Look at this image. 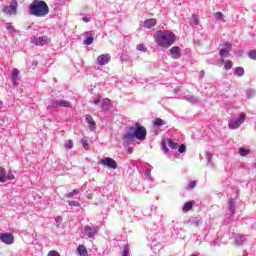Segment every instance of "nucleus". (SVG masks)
<instances>
[{"label": "nucleus", "mask_w": 256, "mask_h": 256, "mask_svg": "<svg viewBox=\"0 0 256 256\" xmlns=\"http://www.w3.org/2000/svg\"><path fill=\"white\" fill-rule=\"evenodd\" d=\"M17 7H19L17 0H11L9 6H4L3 13L9 16L17 15Z\"/></svg>", "instance_id": "4"}, {"label": "nucleus", "mask_w": 256, "mask_h": 256, "mask_svg": "<svg viewBox=\"0 0 256 256\" xmlns=\"http://www.w3.org/2000/svg\"><path fill=\"white\" fill-rule=\"evenodd\" d=\"M162 149H163V151H165V153H167L169 151V148H167V142L162 141Z\"/></svg>", "instance_id": "38"}, {"label": "nucleus", "mask_w": 256, "mask_h": 256, "mask_svg": "<svg viewBox=\"0 0 256 256\" xmlns=\"http://www.w3.org/2000/svg\"><path fill=\"white\" fill-rule=\"evenodd\" d=\"M235 75H237L238 77H243V75H245V69H243V67H237L234 71Z\"/></svg>", "instance_id": "20"}, {"label": "nucleus", "mask_w": 256, "mask_h": 256, "mask_svg": "<svg viewBox=\"0 0 256 256\" xmlns=\"http://www.w3.org/2000/svg\"><path fill=\"white\" fill-rule=\"evenodd\" d=\"M7 181V170L0 166V183H5Z\"/></svg>", "instance_id": "15"}, {"label": "nucleus", "mask_w": 256, "mask_h": 256, "mask_svg": "<svg viewBox=\"0 0 256 256\" xmlns=\"http://www.w3.org/2000/svg\"><path fill=\"white\" fill-rule=\"evenodd\" d=\"M186 149H187V146H185V144H182L180 145L178 151L179 153H185Z\"/></svg>", "instance_id": "35"}, {"label": "nucleus", "mask_w": 256, "mask_h": 256, "mask_svg": "<svg viewBox=\"0 0 256 256\" xmlns=\"http://www.w3.org/2000/svg\"><path fill=\"white\" fill-rule=\"evenodd\" d=\"M250 151L245 149V148H240L239 149V155L241 157H247V155H249Z\"/></svg>", "instance_id": "24"}, {"label": "nucleus", "mask_w": 256, "mask_h": 256, "mask_svg": "<svg viewBox=\"0 0 256 256\" xmlns=\"http://www.w3.org/2000/svg\"><path fill=\"white\" fill-rule=\"evenodd\" d=\"M193 205H195V201L186 202L182 207V211H184V213H187V211H191V209H193Z\"/></svg>", "instance_id": "17"}, {"label": "nucleus", "mask_w": 256, "mask_h": 256, "mask_svg": "<svg viewBox=\"0 0 256 256\" xmlns=\"http://www.w3.org/2000/svg\"><path fill=\"white\" fill-rule=\"evenodd\" d=\"M122 255H123V256H130V255H129V246H125V247H124V250H123V252H122Z\"/></svg>", "instance_id": "36"}, {"label": "nucleus", "mask_w": 256, "mask_h": 256, "mask_svg": "<svg viewBox=\"0 0 256 256\" xmlns=\"http://www.w3.org/2000/svg\"><path fill=\"white\" fill-rule=\"evenodd\" d=\"M167 144L170 147V149H177V143H175L172 139H168Z\"/></svg>", "instance_id": "27"}, {"label": "nucleus", "mask_w": 256, "mask_h": 256, "mask_svg": "<svg viewBox=\"0 0 256 256\" xmlns=\"http://www.w3.org/2000/svg\"><path fill=\"white\" fill-rule=\"evenodd\" d=\"M94 103H95V104L101 103V98H98Z\"/></svg>", "instance_id": "42"}, {"label": "nucleus", "mask_w": 256, "mask_h": 256, "mask_svg": "<svg viewBox=\"0 0 256 256\" xmlns=\"http://www.w3.org/2000/svg\"><path fill=\"white\" fill-rule=\"evenodd\" d=\"M215 17L216 19H223V12H216Z\"/></svg>", "instance_id": "40"}, {"label": "nucleus", "mask_w": 256, "mask_h": 256, "mask_svg": "<svg viewBox=\"0 0 256 256\" xmlns=\"http://www.w3.org/2000/svg\"><path fill=\"white\" fill-rule=\"evenodd\" d=\"M48 256H61V254H59V252L55 251V250H51L48 253Z\"/></svg>", "instance_id": "37"}, {"label": "nucleus", "mask_w": 256, "mask_h": 256, "mask_svg": "<svg viewBox=\"0 0 256 256\" xmlns=\"http://www.w3.org/2000/svg\"><path fill=\"white\" fill-rule=\"evenodd\" d=\"M245 119H247V114L241 113L236 121L230 122L228 124L229 129H232V130L239 129L241 125L245 123Z\"/></svg>", "instance_id": "5"}, {"label": "nucleus", "mask_w": 256, "mask_h": 256, "mask_svg": "<svg viewBox=\"0 0 256 256\" xmlns=\"http://www.w3.org/2000/svg\"><path fill=\"white\" fill-rule=\"evenodd\" d=\"M111 109V100L109 98H105L102 101V111H109Z\"/></svg>", "instance_id": "14"}, {"label": "nucleus", "mask_w": 256, "mask_h": 256, "mask_svg": "<svg viewBox=\"0 0 256 256\" xmlns=\"http://www.w3.org/2000/svg\"><path fill=\"white\" fill-rule=\"evenodd\" d=\"M195 187H197V182L196 181H192L189 183V188L190 189H195Z\"/></svg>", "instance_id": "39"}, {"label": "nucleus", "mask_w": 256, "mask_h": 256, "mask_svg": "<svg viewBox=\"0 0 256 256\" xmlns=\"http://www.w3.org/2000/svg\"><path fill=\"white\" fill-rule=\"evenodd\" d=\"M99 231V226L91 227V226H85L84 227V233L87 235L89 239L93 238L94 235H97V232Z\"/></svg>", "instance_id": "8"}, {"label": "nucleus", "mask_w": 256, "mask_h": 256, "mask_svg": "<svg viewBox=\"0 0 256 256\" xmlns=\"http://www.w3.org/2000/svg\"><path fill=\"white\" fill-rule=\"evenodd\" d=\"M49 13V6L45 1L34 2L30 5V14L35 17H45Z\"/></svg>", "instance_id": "3"}, {"label": "nucleus", "mask_w": 256, "mask_h": 256, "mask_svg": "<svg viewBox=\"0 0 256 256\" xmlns=\"http://www.w3.org/2000/svg\"><path fill=\"white\" fill-rule=\"evenodd\" d=\"M190 23H191L192 25H199V16L193 15L192 18H191V20H190Z\"/></svg>", "instance_id": "25"}, {"label": "nucleus", "mask_w": 256, "mask_h": 256, "mask_svg": "<svg viewBox=\"0 0 256 256\" xmlns=\"http://www.w3.org/2000/svg\"><path fill=\"white\" fill-rule=\"evenodd\" d=\"M111 61L110 54H101L97 57L98 65H107Z\"/></svg>", "instance_id": "10"}, {"label": "nucleus", "mask_w": 256, "mask_h": 256, "mask_svg": "<svg viewBox=\"0 0 256 256\" xmlns=\"http://www.w3.org/2000/svg\"><path fill=\"white\" fill-rule=\"evenodd\" d=\"M248 56H249L250 59L256 60V49H255V50H251V51L248 53Z\"/></svg>", "instance_id": "31"}, {"label": "nucleus", "mask_w": 256, "mask_h": 256, "mask_svg": "<svg viewBox=\"0 0 256 256\" xmlns=\"http://www.w3.org/2000/svg\"><path fill=\"white\" fill-rule=\"evenodd\" d=\"M224 69L226 71H229V69H233V61L227 60L224 65Z\"/></svg>", "instance_id": "23"}, {"label": "nucleus", "mask_w": 256, "mask_h": 256, "mask_svg": "<svg viewBox=\"0 0 256 256\" xmlns=\"http://www.w3.org/2000/svg\"><path fill=\"white\" fill-rule=\"evenodd\" d=\"M157 25V20L155 18H150L144 21V27L146 29H151L152 27H155Z\"/></svg>", "instance_id": "12"}, {"label": "nucleus", "mask_w": 256, "mask_h": 256, "mask_svg": "<svg viewBox=\"0 0 256 256\" xmlns=\"http://www.w3.org/2000/svg\"><path fill=\"white\" fill-rule=\"evenodd\" d=\"M220 63H225V59L221 58Z\"/></svg>", "instance_id": "43"}, {"label": "nucleus", "mask_w": 256, "mask_h": 256, "mask_svg": "<svg viewBox=\"0 0 256 256\" xmlns=\"http://www.w3.org/2000/svg\"><path fill=\"white\" fill-rule=\"evenodd\" d=\"M18 80H19V69L14 68L12 70V81L13 83H17Z\"/></svg>", "instance_id": "19"}, {"label": "nucleus", "mask_w": 256, "mask_h": 256, "mask_svg": "<svg viewBox=\"0 0 256 256\" xmlns=\"http://www.w3.org/2000/svg\"><path fill=\"white\" fill-rule=\"evenodd\" d=\"M82 20L84 21V23H89L91 21V18L83 17Z\"/></svg>", "instance_id": "41"}, {"label": "nucleus", "mask_w": 256, "mask_h": 256, "mask_svg": "<svg viewBox=\"0 0 256 256\" xmlns=\"http://www.w3.org/2000/svg\"><path fill=\"white\" fill-rule=\"evenodd\" d=\"M65 149H73V140H67L64 144Z\"/></svg>", "instance_id": "28"}, {"label": "nucleus", "mask_w": 256, "mask_h": 256, "mask_svg": "<svg viewBox=\"0 0 256 256\" xmlns=\"http://www.w3.org/2000/svg\"><path fill=\"white\" fill-rule=\"evenodd\" d=\"M54 107H71V103H69V101L67 100H61L57 101Z\"/></svg>", "instance_id": "18"}, {"label": "nucleus", "mask_w": 256, "mask_h": 256, "mask_svg": "<svg viewBox=\"0 0 256 256\" xmlns=\"http://www.w3.org/2000/svg\"><path fill=\"white\" fill-rule=\"evenodd\" d=\"M68 205H69L70 207H81V204H80L79 202H77V201H71V200L68 201Z\"/></svg>", "instance_id": "29"}, {"label": "nucleus", "mask_w": 256, "mask_h": 256, "mask_svg": "<svg viewBox=\"0 0 256 256\" xmlns=\"http://www.w3.org/2000/svg\"><path fill=\"white\" fill-rule=\"evenodd\" d=\"M80 193L79 189H74L72 192L65 195L67 199H73V197L77 196Z\"/></svg>", "instance_id": "22"}, {"label": "nucleus", "mask_w": 256, "mask_h": 256, "mask_svg": "<svg viewBox=\"0 0 256 256\" xmlns=\"http://www.w3.org/2000/svg\"><path fill=\"white\" fill-rule=\"evenodd\" d=\"M223 45L225 48L220 50V57H227L231 51V43L226 42Z\"/></svg>", "instance_id": "11"}, {"label": "nucleus", "mask_w": 256, "mask_h": 256, "mask_svg": "<svg viewBox=\"0 0 256 256\" xmlns=\"http://www.w3.org/2000/svg\"><path fill=\"white\" fill-rule=\"evenodd\" d=\"M34 43L37 47H43V45H49V43H51V38L47 36H41L38 39H35Z\"/></svg>", "instance_id": "9"}, {"label": "nucleus", "mask_w": 256, "mask_h": 256, "mask_svg": "<svg viewBox=\"0 0 256 256\" xmlns=\"http://www.w3.org/2000/svg\"><path fill=\"white\" fill-rule=\"evenodd\" d=\"M154 127H161L162 125H165V120L161 118H156L153 123Z\"/></svg>", "instance_id": "21"}, {"label": "nucleus", "mask_w": 256, "mask_h": 256, "mask_svg": "<svg viewBox=\"0 0 256 256\" xmlns=\"http://www.w3.org/2000/svg\"><path fill=\"white\" fill-rule=\"evenodd\" d=\"M101 164L104 165V167H108L109 169H117V161L109 157L102 159Z\"/></svg>", "instance_id": "7"}, {"label": "nucleus", "mask_w": 256, "mask_h": 256, "mask_svg": "<svg viewBox=\"0 0 256 256\" xmlns=\"http://www.w3.org/2000/svg\"><path fill=\"white\" fill-rule=\"evenodd\" d=\"M155 41L158 47H161L162 49H169V47L175 43V34L167 30L157 31Z\"/></svg>", "instance_id": "2"}, {"label": "nucleus", "mask_w": 256, "mask_h": 256, "mask_svg": "<svg viewBox=\"0 0 256 256\" xmlns=\"http://www.w3.org/2000/svg\"><path fill=\"white\" fill-rule=\"evenodd\" d=\"M15 179V175L11 171L6 174V181Z\"/></svg>", "instance_id": "33"}, {"label": "nucleus", "mask_w": 256, "mask_h": 256, "mask_svg": "<svg viewBox=\"0 0 256 256\" xmlns=\"http://www.w3.org/2000/svg\"><path fill=\"white\" fill-rule=\"evenodd\" d=\"M136 49L137 51H142V53H147V47H145V44H138Z\"/></svg>", "instance_id": "26"}, {"label": "nucleus", "mask_w": 256, "mask_h": 256, "mask_svg": "<svg viewBox=\"0 0 256 256\" xmlns=\"http://www.w3.org/2000/svg\"><path fill=\"white\" fill-rule=\"evenodd\" d=\"M85 119H86L90 129H95L96 124H95V120H93V117L91 115L87 114L85 116Z\"/></svg>", "instance_id": "16"}, {"label": "nucleus", "mask_w": 256, "mask_h": 256, "mask_svg": "<svg viewBox=\"0 0 256 256\" xmlns=\"http://www.w3.org/2000/svg\"><path fill=\"white\" fill-rule=\"evenodd\" d=\"M82 143V147H84V149H86V151H88L89 149V143L87 142V140H81Z\"/></svg>", "instance_id": "34"}, {"label": "nucleus", "mask_w": 256, "mask_h": 256, "mask_svg": "<svg viewBox=\"0 0 256 256\" xmlns=\"http://www.w3.org/2000/svg\"><path fill=\"white\" fill-rule=\"evenodd\" d=\"M93 41H94L93 36H89V37L84 41V43H85L86 45H91V44L93 43Z\"/></svg>", "instance_id": "32"}, {"label": "nucleus", "mask_w": 256, "mask_h": 256, "mask_svg": "<svg viewBox=\"0 0 256 256\" xmlns=\"http://www.w3.org/2000/svg\"><path fill=\"white\" fill-rule=\"evenodd\" d=\"M170 53H171L172 59H179V57H181V51L177 46L172 47L170 49Z\"/></svg>", "instance_id": "13"}, {"label": "nucleus", "mask_w": 256, "mask_h": 256, "mask_svg": "<svg viewBox=\"0 0 256 256\" xmlns=\"http://www.w3.org/2000/svg\"><path fill=\"white\" fill-rule=\"evenodd\" d=\"M228 209L229 211H231L232 214L235 213V202L230 201Z\"/></svg>", "instance_id": "30"}, {"label": "nucleus", "mask_w": 256, "mask_h": 256, "mask_svg": "<svg viewBox=\"0 0 256 256\" xmlns=\"http://www.w3.org/2000/svg\"><path fill=\"white\" fill-rule=\"evenodd\" d=\"M0 241L5 245H13L15 237L11 233H0Z\"/></svg>", "instance_id": "6"}, {"label": "nucleus", "mask_w": 256, "mask_h": 256, "mask_svg": "<svg viewBox=\"0 0 256 256\" xmlns=\"http://www.w3.org/2000/svg\"><path fill=\"white\" fill-rule=\"evenodd\" d=\"M138 139V141H145L147 139V129L139 123H135L128 128V132L123 136V141H133Z\"/></svg>", "instance_id": "1"}]
</instances>
